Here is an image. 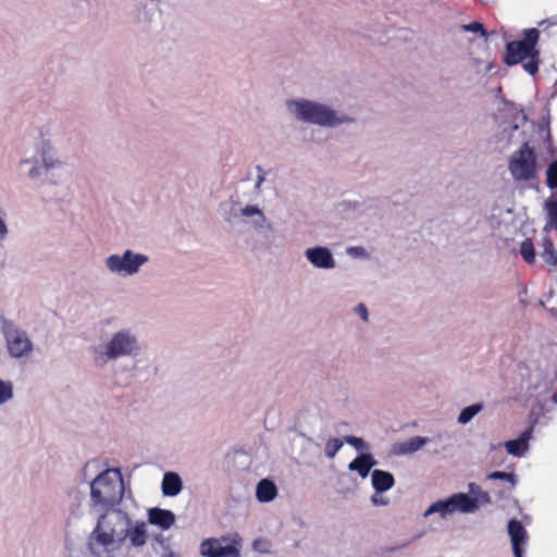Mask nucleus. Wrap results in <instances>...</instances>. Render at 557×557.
Listing matches in <instances>:
<instances>
[{
  "label": "nucleus",
  "instance_id": "1",
  "mask_svg": "<svg viewBox=\"0 0 557 557\" xmlns=\"http://www.w3.org/2000/svg\"><path fill=\"white\" fill-rule=\"evenodd\" d=\"M97 461H89L83 470V478L88 481L90 502L94 508H107L98 518L95 529L87 537V548L91 557H115L128 540L133 547H143L148 540L145 521L133 523L132 516L122 508L113 507L124 495L123 476L117 468H108L95 478L90 472Z\"/></svg>",
  "mask_w": 557,
  "mask_h": 557
},
{
  "label": "nucleus",
  "instance_id": "2",
  "mask_svg": "<svg viewBox=\"0 0 557 557\" xmlns=\"http://www.w3.org/2000/svg\"><path fill=\"white\" fill-rule=\"evenodd\" d=\"M17 169L30 182L60 185L65 177L66 162L49 140H41L36 146V156L23 157Z\"/></svg>",
  "mask_w": 557,
  "mask_h": 557
},
{
  "label": "nucleus",
  "instance_id": "3",
  "mask_svg": "<svg viewBox=\"0 0 557 557\" xmlns=\"http://www.w3.org/2000/svg\"><path fill=\"white\" fill-rule=\"evenodd\" d=\"M287 114L296 122L323 128H336L356 122V119L326 102L298 97L285 100Z\"/></svg>",
  "mask_w": 557,
  "mask_h": 557
},
{
  "label": "nucleus",
  "instance_id": "4",
  "mask_svg": "<svg viewBox=\"0 0 557 557\" xmlns=\"http://www.w3.org/2000/svg\"><path fill=\"white\" fill-rule=\"evenodd\" d=\"M141 350L138 332L122 327L111 333L102 343L91 348L92 359L98 366H106L122 358H133Z\"/></svg>",
  "mask_w": 557,
  "mask_h": 557
},
{
  "label": "nucleus",
  "instance_id": "5",
  "mask_svg": "<svg viewBox=\"0 0 557 557\" xmlns=\"http://www.w3.org/2000/svg\"><path fill=\"white\" fill-rule=\"evenodd\" d=\"M1 334L9 359L17 362H27L32 359L36 344L25 329L5 320L1 325Z\"/></svg>",
  "mask_w": 557,
  "mask_h": 557
},
{
  "label": "nucleus",
  "instance_id": "6",
  "mask_svg": "<svg viewBox=\"0 0 557 557\" xmlns=\"http://www.w3.org/2000/svg\"><path fill=\"white\" fill-rule=\"evenodd\" d=\"M539 37V30L530 28L524 32V38L522 40L507 44L505 62L508 65L522 63L524 71L530 75H534L539 69V51L535 48Z\"/></svg>",
  "mask_w": 557,
  "mask_h": 557
},
{
  "label": "nucleus",
  "instance_id": "7",
  "mask_svg": "<svg viewBox=\"0 0 557 557\" xmlns=\"http://www.w3.org/2000/svg\"><path fill=\"white\" fill-rule=\"evenodd\" d=\"M149 262V257L133 249L111 253L104 258L106 270L117 277H132L137 275Z\"/></svg>",
  "mask_w": 557,
  "mask_h": 557
},
{
  "label": "nucleus",
  "instance_id": "8",
  "mask_svg": "<svg viewBox=\"0 0 557 557\" xmlns=\"http://www.w3.org/2000/svg\"><path fill=\"white\" fill-rule=\"evenodd\" d=\"M508 169L515 181H532L537 172L533 149L529 145H524L515 150L509 158Z\"/></svg>",
  "mask_w": 557,
  "mask_h": 557
},
{
  "label": "nucleus",
  "instance_id": "9",
  "mask_svg": "<svg viewBox=\"0 0 557 557\" xmlns=\"http://www.w3.org/2000/svg\"><path fill=\"white\" fill-rule=\"evenodd\" d=\"M474 508L470 502V496L465 493H456L450 497L433 503L424 512L423 517L428 518L431 515L437 513L442 519L447 516L459 511L461 513H471Z\"/></svg>",
  "mask_w": 557,
  "mask_h": 557
},
{
  "label": "nucleus",
  "instance_id": "10",
  "mask_svg": "<svg viewBox=\"0 0 557 557\" xmlns=\"http://www.w3.org/2000/svg\"><path fill=\"white\" fill-rule=\"evenodd\" d=\"M242 540L237 535L231 541L227 537H209L200 543L202 557H240Z\"/></svg>",
  "mask_w": 557,
  "mask_h": 557
},
{
  "label": "nucleus",
  "instance_id": "11",
  "mask_svg": "<svg viewBox=\"0 0 557 557\" xmlns=\"http://www.w3.org/2000/svg\"><path fill=\"white\" fill-rule=\"evenodd\" d=\"M521 121L522 124L512 122L503 126L502 131L497 135V143L500 149L508 148L511 145H520V147L529 145L525 139L524 117H521Z\"/></svg>",
  "mask_w": 557,
  "mask_h": 557
},
{
  "label": "nucleus",
  "instance_id": "12",
  "mask_svg": "<svg viewBox=\"0 0 557 557\" xmlns=\"http://www.w3.org/2000/svg\"><path fill=\"white\" fill-rule=\"evenodd\" d=\"M306 260L318 270L331 271L336 268L333 252L326 246H312L304 251Z\"/></svg>",
  "mask_w": 557,
  "mask_h": 557
},
{
  "label": "nucleus",
  "instance_id": "13",
  "mask_svg": "<svg viewBox=\"0 0 557 557\" xmlns=\"http://www.w3.org/2000/svg\"><path fill=\"white\" fill-rule=\"evenodd\" d=\"M240 216L249 224L256 232H261L271 228V223L265 213L257 205H246L240 207Z\"/></svg>",
  "mask_w": 557,
  "mask_h": 557
},
{
  "label": "nucleus",
  "instance_id": "14",
  "mask_svg": "<svg viewBox=\"0 0 557 557\" xmlns=\"http://www.w3.org/2000/svg\"><path fill=\"white\" fill-rule=\"evenodd\" d=\"M148 522L151 525H156L162 531L171 529L175 521V513L169 509H162L159 507L149 508L147 512Z\"/></svg>",
  "mask_w": 557,
  "mask_h": 557
},
{
  "label": "nucleus",
  "instance_id": "15",
  "mask_svg": "<svg viewBox=\"0 0 557 557\" xmlns=\"http://www.w3.org/2000/svg\"><path fill=\"white\" fill-rule=\"evenodd\" d=\"M532 433L533 426H530L518 438L505 442L507 453L513 457H523L529 451Z\"/></svg>",
  "mask_w": 557,
  "mask_h": 557
},
{
  "label": "nucleus",
  "instance_id": "16",
  "mask_svg": "<svg viewBox=\"0 0 557 557\" xmlns=\"http://www.w3.org/2000/svg\"><path fill=\"white\" fill-rule=\"evenodd\" d=\"M376 465V460L371 454L361 453L348 465V470L357 472L361 479H366L371 469Z\"/></svg>",
  "mask_w": 557,
  "mask_h": 557
},
{
  "label": "nucleus",
  "instance_id": "17",
  "mask_svg": "<svg viewBox=\"0 0 557 557\" xmlns=\"http://www.w3.org/2000/svg\"><path fill=\"white\" fill-rule=\"evenodd\" d=\"M429 442L430 438L428 437L413 436L405 442L394 444L392 451L398 456L410 455L420 450Z\"/></svg>",
  "mask_w": 557,
  "mask_h": 557
},
{
  "label": "nucleus",
  "instance_id": "18",
  "mask_svg": "<svg viewBox=\"0 0 557 557\" xmlns=\"http://www.w3.org/2000/svg\"><path fill=\"white\" fill-rule=\"evenodd\" d=\"M508 534L510 536L513 555L522 554L521 545L525 543L527 531L517 520H510L508 523Z\"/></svg>",
  "mask_w": 557,
  "mask_h": 557
},
{
  "label": "nucleus",
  "instance_id": "19",
  "mask_svg": "<svg viewBox=\"0 0 557 557\" xmlns=\"http://www.w3.org/2000/svg\"><path fill=\"white\" fill-rule=\"evenodd\" d=\"M161 490L164 496H177L183 490V481L176 472H166L163 475Z\"/></svg>",
  "mask_w": 557,
  "mask_h": 557
},
{
  "label": "nucleus",
  "instance_id": "20",
  "mask_svg": "<svg viewBox=\"0 0 557 557\" xmlns=\"http://www.w3.org/2000/svg\"><path fill=\"white\" fill-rule=\"evenodd\" d=\"M371 483L375 492L384 493L394 486L395 479L391 472L373 470L371 473Z\"/></svg>",
  "mask_w": 557,
  "mask_h": 557
},
{
  "label": "nucleus",
  "instance_id": "21",
  "mask_svg": "<svg viewBox=\"0 0 557 557\" xmlns=\"http://www.w3.org/2000/svg\"><path fill=\"white\" fill-rule=\"evenodd\" d=\"M277 496V487L273 481L262 479L256 486V497L260 503H270Z\"/></svg>",
  "mask_w": 557,
  "mask_h": 557
},
{
  "label": "nucleus",
  "instance_id": "22",
  "mask_svg": "<svg viewBox=\"0 0 557 557\" xmlns=\"http://www.w3.org/2000/svg\"><path fill=\"white\" fill-rule=\"evenodd\" d=\"M541 247V257L544 261L549 265L557 267V250L555 249L552 240L545 236L542 240Z\"/></svg>",
  "mask_w": 557,
  "mask_h": 557
},
{
  "label": "nucleus",
  "instance_id": "23",
  "mask_svg": "<svg viewBox=\"0 0 557 557\" xmlns=\"http://www.w3.org/2000/svg\"><path fill=\"white\" fill-rule=\"evenodd\" d=\"M14 398V386L12 381L0 376V406L7 405Z\"/></svg>",
  "mask_w": 557,
  "mask_h": 557
},
{
  "label": "nucleus",
  "instance_id": "24",
  "mask_svg": "<svg viewBox=\"0 0 557 557\" xmlns=\"http://www.w3.org/2000/svg\"><path fill=\"white\" fill-rule=\"evenodd\" d=\"M482 409H483V406L481 404H474V405L463 408L457 418L458 423L459 424L469 423L473 419L474 416H476L479 412L482 411Z\"/></svg>",
  "mask_w": 557,
  "mask_h": 557
},
{
  "label": "nucleus",
  "instance_id": "25",
  "mask_svg": "<svg viewBox=\"0 0 557 557\" xmlns=\"http://www.w3.org/2000/svg\"><path fill=\"white\" fill-rule=\"evenodd\" d=\"M546 210L548 212V221L544 226V232L548 233L550 230H557V201L552 200L546 203Z\"/></svg>",
  "mask_w": 557,
  "mask_h": 557
},
{
  "label": "nucleus",
  "instance_id": "26",
  "mask_svg": "<svg viewBox=\"0 0 557 557\" xmlns=\"http://www.w3.org/2000/svg\"><path fill=\"white\" fill-rule=\"evenodd\" d=\"M520 253L528 263H533L535 261V249L530 239H525L521 243Z\"/></svg>",
  "mask_w": 557,
  "mask_h": 557
},
{
  "label": "nucleus",
  "instance_id": "27",
  "mask_svg": "<svg viewBox=\"0 0 557 557\" xmlns=\"http://www.w3.org/2000/svg\"><path fill=\"white\" fill-rule=\"evenodd\" d=\"M343 441L339 438H330L325 444V456L330 459L334 458L338 450L343 447Z\"/></svg>",
  "mask_w": 557,
  "mask_h": 557
},
{
  "label": "nucleus",
  "instance_id": "28",
  "mask_svg": "<svg viewBox=\"0 0 557 557\" xmlns=\"http://www.w3.org/2000/svg\"><path fill=\"white\" fill-rule=\"evenodd\" d=\"M488 480H503L510 484L511 488H513L517 484V476L513 473H508L504 471H495L488 474Z\"/></svg>",
  "mask_w": 557,
  "mask_h": 557
},
{
  "label": "nucleus",
  "instance_id": "29",
  "mask_svg": "<svg viewBox=\"0 0 557 557\" xmlns=\"http://www.w3.org/2000/svg\"><path fill=\"white\" fill-rule=\"evenodd\" d=\"M470 502L474 506V508L472 509V512H474L480 508V506L490 504L491 497L486 492L479 490V492L473 497L470 496Z\"/></svg>",
  "mask_w": 557,
  "mask_h": 557
},
{
  "label": "nucleus",
  "instance_id": "30",
  "mask_svg": "<svg viewBox=\"0 0 557 557\" xmlns=\"http://www.w3.org/2000/svg\"><path fill=\"white\" fill-rule=\"evenodd\" d=\"M345 442L347 444L354 446L359 451H363V450H366L368 448L367 443L362 438H360V437L346 436L345 437Z\"/></svg>",
  "mask_w": 557,
  "mask_h": 557
},
{
  "label": "nucleus",
  "instance_id": "31",
  "mask_svg": "<svg viewBox=\"0 0 557 557\" xmlns=\"http://www.w3.org/2000/svg\"><path fill=\"white\" fill-rule=\"evenodd\" d=\"M547 181L550 187L557 188V162H553L547 170Z\"/></svg>",
  "mask_w": 557,
  "mask_h": 557
},
{
  "label": "nucleus",
  "instance_id": "32",
  "mask_svg": "<svg viewBox=\"0 0 557 557\" xmlns=\"http://www.w3.org/2000/svg\"><path fill=\"white\" fill-rule=\"evenodd\" d=\"M256 171H257V176H256V181H255V184H253V188H255V191L257 194H259V191L261 189V186H262V184L265 181L267 172L262 168H260V166H258L256 169Z\"/></svg>",
  "mask_w": 557,
  "mask_h": 557
},
{
  "label": "nucleus",
  "instance_id": "33",
  "mask_svg": "<svg viewBox=\"0 0 557 557\" xmlns=\"http://www.w3.org/2000/svg\"><path fill=\"white\" fill-rule=\"evenodd\" d=\"M240 216V208L236 209L235 207H232L228 211L224 214V220L230 224H235L237 222V219Z\"/></svg>",
  "mask_w": 557,
  "mask_h": 557
},
{
  "label": "nucleus",
  "instance_id": "34",
  "mask_svg": "<svg viewBox=\"0 0 557 557\" xmlns=\"http://www.w3.org/2000/svg\"><path fill=\"white\" fill-rule=\"evenodd\" d=\"M347 252L349 256L357 257V258H368L369 253L366 248L361 246L350 247L347 249Z\"/></svg>",
  "mask_w": 557,
  "mask_h": 557
},
{
  "label": "nucleus",
  "instance_id": "35",
  "mask_svg": "<svg viewBox=\"0 0 557 557\" xmlns=\"http://www.w3.org/2000/svg\"><path fill=\"white\" fill-rule=\"evenodd\" d=\"M252 547L256 552H259L262 554L269 553V543L264 540L259 539V540L253 541Z\"/></svg>",
  "mask_w": 557,
  "mask_h": 557
},
{
  "label": "nucleus",
  "instance_id": "36",
  "mask_svg": "<svg viewBox=\"0 0 557 557\" xmlns=\"http://www.w3.org/2000/svg\"><path fill=\"white\" fill-rule=\"evenodd\" d=\"M465 30L473 32V33H481L483 36H485V30L483 28V25L481 23L474 22L468 25L462 26Z\"/></svg>",
  "mask_w": 557,
  "mask_h": 557
},
{
  "label": "nucleus",
  "instance_id": "37",
  "mask_svg": "<svg viewBox=\"0 0 557 557\" xmlns=\"http://www.w3.org/2000/svg\"><path fill=\"white\" fill-rule=\"evenodd\" d=\"M381 493H375L374 495L371 496V503L374 505V506H386L388 505L389 500L387 497H384L382 495H380Z\"/></svg>",
  "mask_w": 557,
  "mask_h": 557
},
{
  "label": "nucleus",
  "instance_id": "38",
  "mask_svg": "<svg viewBox=\"0 0 557 557\" xmlns=\"http://www.w3.org/2000/svg\"><path fill=\"white\" fill-rule=\"evenodd\" d=\"M356 311L361 315V318L367 321L368 320V310L364 305L360 304L357 306Z\"/></svg>",
  "mask_w": 557,
  "mask_h": 557
},
{
  "label": "nucleus",
  "instance_id": "39",
  "mask_svg": "<svg viewBox=\"0 0 557 557\" xmlns=\"http://www.w3.org/2000/svg\"><path fill=\"white\" fill-rule=\"evenodd\" d=\"M481 490L476 484L470 483L469 484V491L473 494V496Z\"/></svg>",
  "mask_w": 557,
  "mask_h": 557
},
{
  "label": "nucleus",
  "instance_id": "40",
  "mask_svg": "<svg viewBox=\"0 0 557 557\" xmlns=\"http://www.w3.org/2000/svg\"><path fill=\"white\" fill-rule=\"evenodd\" d=\"M163 557H177V555L173 552H170V553L163 555Z\"/></svg>",
  "mask_w": 557,
  "mask_h": 557
},
{
  "label": "nucleus",
  "instance_id": "41",
  "mask_svg": "<svg viewBox=\"0 0 557 557\" xmlns=\"http://www.w3.org/2000/svg\"><path fill=\"white\" fill-rule=\"evenodd\" d=\"M553 401L557 405V392L553 395Z\"/></svg>",
  "mask_w": 557,
  "mask_h": 557
},
{
  "label": "nucleus",
  "instance_id": "42",
  "mask_svg": "<svg viewBox=\"0 0 557 557\" xmlns=\"http://www.w3.org/2000/svg\"><path fill=\"white\" fill-rule=\"evenodd\" d=\"M515 557H522V554L515 555Z\"/></svg>",
  "mask_w": 557,
  "mask_h": 557
}]
</instances>
